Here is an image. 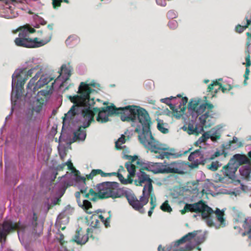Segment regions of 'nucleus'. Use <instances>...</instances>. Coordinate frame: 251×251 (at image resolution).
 I'll use <instances>...</instances> for the list:
<instances>
[{
  "label": "nucleus",
  "instance_id": "obj_46",
  "mask_svg": "<svg viewBox=\"0 0 251 251\" xmlns=\"http://www.w3.org/2000/svg\"><path fill=\"white\" fill-rule=\"evenodd\" d=\"M206 109L205 105L204 103H202L201 104H199L197 109L195 113L198 115H200L203 113Z\"/></svg>",
  "mask_w": 251,
  "mask_h": 251
},
{
  "label": "nucleus",
  "instance_id": "obj_14",
  "mask_svg": "<svg viewBox=\"0 0 251 251\" xmlns=\"http://www.w3.org/2000/svg\"><path fill=\"white\" fill-rule=\"evenodd\" d=\"M96 85L100 86L99 84H97L94 80L89 82L88 80L86 82H81L79 86V91H82V94L86 97L87 99H93L94 100V98L92 96L93 93H96V91L90 88V86L95 87Z\"/></svg>",
  "mask_w": 251,
  "mask_h": 251
},
{
  "label": "nucleus",
  "instance_id": "obj_23",
  "mask_svg": "<svg viewBox=\"0 0 251 251\" xmlns=\"http://www.w3.org/2000/svg\"><path fill=\"white\" fill-rule=\"evenodd\" d=\"M37 217L36 214L34 213L32 221V232L35 235L39 236L42 232L43 226L41 224H38L37 222Z\"/></svg>",
  "mask_w": 251,
  "mask_h": 251
},
{
  "label": "nucleus",
  "instance_id": "obj_29",
  "mask_svg": "<svg viewBox=\"0 0 251 251\" xmlns=\"http://www.w3.org/2000/svg\"><path fill=\"white\" fill-rule=\"evenodd\" d=\"M175 174H183L184 171L185 162L183 161L173 162Z\"/></svg>",
  "mask_w": 251,
  "mask_h": 251
},
{
  "label": "nucleus",
  "instance_id": "obj_31",
  "mask_svg": "<svg viewBox=\"0 0 251 251\" xmlns=\"http://www.w3.org/2000/svg\"><path fill=\"white\" fill-rule=\"evenodd\" d=\"M183 129L184 130L186 131L189 134L199 135L201 132H202V131H201V128L199 130L196 126L194 127V126L191 124H189L187 127L184 126Z\"/></svg>",
  "mask_w": 251,
  "mask_h": 251
},
{
  "label": "nucleus",
  "instance_id": "obj_25",
  "mask_svg": "<svg viewBox=\"0 0 251 251\" xmlns=\"http://www.w3.org/2000/svg\"><path fill=\"white\" fill-rule=\"evenodd\" d=\"M149 171L154 174H164V165L161 163L151 162L149 166Z\"/></svg>",
  "mask_w": 251,
  "mask_h": 251
},
{
  "label": "nucleus",
  "instance_id": "obj_17",
  "mask_svg": "<svg viewBox=\"0 0 251 251\" xmlns=\"http://www.w3.org/2000/svg\"><path fill=\"white\" fill-rule=\"evenodd\" d=\"M222 148L224 150H234L242 147L243 146V142L242 141H239L238 138L234 136L232 140H229L226 143L222 144Z\"/></svg>",
  "mask_w": 251,
  "mask_h": 251
},
{
  "label": "nucleus",
  "instance_id": "obj_33",
  "mask_svg": "<svg viewBox=\"0 0 251 251\" xmlns=\"http://www.w3.org/2000/svg\"><path fill=\"white\" fill-rule=\"evenodd\" d=\"M81 230V228H79L76 230L75 235L74 237L71 240L72 241L76 242L78 245H83L84 244L87 240H88V238H87L86 240H83L82 238L80 239L79 238L80 231Z\"/></svg>",
  "mask_w": 251,
  "mask_h": 251
},
{
  "label": "nucleus",
  "instance_id": "obj_15",
  "mask_svg": "<svg viewBox=\"0 0 251 251\" xmlns=\"http://www.w3.org/2000/svg\"><path fill=\"white\" fill-rule=\"evenodd\" d=\"M229 164H232L237 169L242 165L251 164V160L249 159L245 155L236 154L229 160Z\"/></svg>",
  "mask_w": 251,
  "mask_h": 251
},
{
  "label": "nucleus",
  "instance_id": "obj_26",
  "mask_svg": "<svg viewBox=\"0 0 251 251\" xmlns=\"http://www.w3.org/2000/svg\"><path fill=\"white\" fill-rule=\"evenodd\" d=\"M52 80V78L46 75H42L39 80L36 83L33 89L36 90V89L40 88L45 85L48 84Z\"/></svg>",
  "mask_w": 251,
  "mask_h": 251
},
{
  "label": "nucleus",
  "instance_id": "obj_34",
  "mask_svg": "<svg viewBox=\"0 0 251 251\" xmlns=\"http://www.w3.org/2000/svg\"><path fill=\"white\" fill-rule=\"evenodd\" d=\"M199 100H191L188 105V109L192 112H195L199 104Z\"/></svg>",
  "mask_w": 251,
  "mask_h": 251
},
{
  "label": "nucleus",
  "instance_id": "obj_35",
  "mask_svg": "<svg viewBox=\"0 0 251 251\" xmlns=\"http://www.w3.org/2000/svg\"><path fill=\"white\" fill-rule=\"evenodd\" d=\"M66 188L63 187L61 190V194H60V196L57 198H54L52 201L51 202V204L50 205H49L48 207V209H50L51 207L56 205L57 204H59L60 202L61 201V198L62 197V196L64 195L65 191H66Z\"/></svg>",
  "mask_w": 251,
  "mask_h": 251
},
{
  "label": "nucleus",
  "instance_id": "obj_2",
  "mask_svg": "<svg viewBox=\"0 0 251 251\" xmlns=\"http://www.w3.org/2000/svg\"><path fill=\"white\" fill-rule=\"evenodd\" d=\"M188 211L201 212L200 215L208 226H215L218 229L221 226H226V221L224 217V211L216 208L214 212L202 200L193 204H186L181 212L182 214H184Z\"/></svg>",
  "mask_w": 251,
  "mask_h": 251
},
{
  "label": "nucleus",
  "instance_id": "obj_51",
  "mask_svg": "<svg viewBox=\"0 0 251 251\" xmlns=\"http://www.w3.org/2000/svg\"><path fill=\"white\" fill-rule=\"evenodd\" d=\"M220 83L217 81H213L211 84H210L207 88V92H210L214 89V87L218 86Z\"/></svg>",
  "mask_w": 251,
  "mask_h": 251
},
{
  "label": "nucleus",
  "instance_id": "obj_50",
  "mask_svg": "<svg viewBox=\"0 0 251 251\" xmlns=\"http://www.w3.org/2000/svg\"><path fill=\"white\" fill-rule=\"evenodd\" d=\"M117 176H118L119 179H120V180L121 181V182L123 184H126V183H127L128 182L130 183H131L132 182H130L133 179L128 178V180H126L124 178L123 176L121 174L118 173ZM129 177H128V178H129Z\"/></svg>",
  "mask_w": 251,
  "mask_h": 251
},
{
  "label": "nucleus",
  "instance_id": "obj_60",
  "mask_svg": "<svg viewBox=\"0 0 251 251\" xmlns=\"http://www.w3.org/2000/svg\"><path fill=\"white\" fill-rule=\"evenodd\" d=\"M177 25V22L176 21H173L169 23V25L171 28H175Z\"/></svg>",
  "mask_w": 251,
  "mask_h": 251
},
{
  "label": "nucleus",
  "instance_id": "obj_28",
  "mask_svg": "<svg viewBox=\"0 0 251 251\" xmlns=\"http://www.w3.org/2000/svg\"><path fill=\"white\" fill-rule=\"evenodd\" d=\"M202 159L205 158L203 157V154L201 153V149L196 150L194 151L191 152L188 157V160L189 161L201 160Z\"/></svg>",
  "mask_w": 251,
  "mask_h": 251
},
{
  "label": "nucleus",
  "instance_id": "obj_47",
  "mask_svg": "<svg viewBox=\"0 0 251 251\" xmlns=\"http://www.w3.org/2000/svg\"><path fill=\"white\" fill-rule=\"evenodd\" d=\"M158 129L164 134H166L169 132V130L167 128L164 127V124L158 123L157 124Z\"/></svg>",
  "mask_w": 251,
  "mask_h": 251
},
{
  "label": "nucleus",
  "instance_id": "obj_4",
  "mask_svg": "<svg viewBox=\"0 0 251 251\" xmlns=\"http://www.w3.org/2000/svg\"><path fill=\"white\" fill-rule=\"evenodd\" d=\"M139 186H142L145 182H147V185L144 186L143 189L142 195L138 200L135 195L131 192H126L125 193L126 197L129 204L136 210H138L140 213L143 214L145 213L144 210L143 209L144 205H146L149 201L148 198L145 196V192L147 190V195L151 197L150 203L151 206L154 205V208L156 205V198L153 194V187L152 185V180L151 178L147 177H143L142 178H139V181H137Z\"/></svg>",
  "mask_w": 251,
  "mask_h": 251
},
{
  "label": "nucleus",
  "instance_id": "obj_30",
  "mask_svg": "<svg viewBox=\"0 0 251 251\" xmlns=\"http://www.w3.org/2000/svg\"><path fill=\"white\" fill-rule=\"evenodd\" d=\"M18 92L17 91L16 93H15V91H12L11 95V111L9 114V115L7 116L5 120H7L10 115H11L13 113V109L14 106L16 105L17 100L21 97L20 96V94H18Z\"/></svg>",
  "mask_w": 251,
  "mask_h": 251
},
{
  "label": "nucleus",
  "instance_id": "obj_64",
  "mask_svg": "<svg viewBox=\"0 0 251 251\" xmlns=\"http://www.w3.org/2000/svg\"><path fill=\"white\" fill-rule=\"evenodd\" d=\"M204 105H205V108L208 110H211L214 107L213 105L210 103L206 102L204 103Z\"/></svg>",
  "mask_w": 251,
  "mask_h": 251
},
{
  "label": "nucleus",
  "instance_id": "obj_24",
  "mask_svg": "<svg viewBox=\"0 0 251 251\" xmlns=\"http://www.w3.org/2000/svg\"><path fill=\"white\" fill-rule=\"evenodd\" d=\"M60 71L62 74H64L66 75V77L64 78V80L60 84V87H63L67 83V81L69 80V78L71 75V70L69 65L67 66L66 64H63L61 67Z\"/></svg>",
  "mask_w": 251,
  "mask_h": 251
},
{
  "label": "nucleus",
  "instance_id": "obj_49",
  "mask_svg": "<svg viewBox=\"0 0 251 251\" xmlns=\"http://www.w3.org/2000/svg\"><path fill=\"white\" fill-rule=\"evenodd\" d=\"M173 247H174L173 243H172L171 245L167 246L166 247L162 248L161 245H159L158 247V251H171Z\"/></svg>",
  "mask_w": 251,
  "mask_h": 251
},
{
  "label": "nucleus",
  "instance_id": "obj_18",
  "mask_svg": "<svg viewBox=\"0 0 251 251\" xmlns=\"http://www.w3.org/2000/svg\"><path fill=\"white\" fill-rule=\"evenodd\" d=\"M212 119V117L209 115L208 112H205L199 117L200 123L202 126L201 128V131H203L204 128L210 127L214 124Z\"/></svg>",
  "mask_w": 251,
  "mask_h": 251
},
{
  "label": "nucleus",
  "instance_id": "obj_63",
  "mask_svg": "<svg viewBox=\"0 0 251 251\" xmlns=\"http://www.w3.org/2000/svg\"><path fill=\"white\" fill-rule=\"evenodd\" d=\"M167 15L168 17L171 18H174L176 17V14L173 11H170L168 12Z\"/></svg>",
  "mask_w": 251,
  "mask_h": 251
},
{
  "label": "nucleus",
  "instance_id": "obj_44",
  "mask_svg": "<svg viewBox=\"0 0 251 251\" xmlns=\"http://www.w3.org/2000/svg\"><path fill=\"white\" fill-rule=\"evenodd\" d=\"M218 86H219L218 89H215V93H217L218 91L220 89L222 91L223 93H225L226 91H230L232 88V87L230 85H228L227 87H226L225 86H222V84H221L220 83V84L218 85Z\"/></svg>",
  "mask_w": 251,
  "mask_h": 251
},
{
  "label": "nucleus",
  "instance_id": "obj_57",
  "mask_svg": "<svg viewBox=\"0 0 251 251\" xmlns=\"http://www.w3.org/2000/svg\"><path fill=\"white\" fill-rule=\"evenodd\" d=\"M174 112V116L177 119H179L182 116V113H181V111H178L177 109Z\"/></svg>",
  "mask_w": 251,
  "mask_h": 251
},
{
  "label": "nucleus",
  "instance_id": "obj_38",
  "mask_svg": "<svg viewBox=\"0 0 251 251\" xmlns=\"http://www.w3.org/2000/svg\"><path fill=\"white\" fill-rule=\"evenodd\" d=\"M129 138H130V137L129 136H128L126 138V137L125 136V135H124V134L122 135V136H121V137H120L119 138L118 141H117L115 142V147H116V149H117V150L121 149V147H120V146L119 145V144L120 143L121 145L124 144V143H125L126 140H129Z\"/></svg>",
  "mask_w": 251,
  "mask_h": 251
},
{
  "label": "nucleus",
  "instance_id": "obj_36",
  "mask_svg": "<svg viewBox=\"0 0 251 251\" xmlns=\"http://www.w3.org/2000/svg\"><path fill=\"white\" fill-rule=\"evenodd\" d=\"M221 166V164L217 161H212L210 164L206 166V168L211 171L215 172L218 170Z\"/></svg>",
  "mask_w": 251,
  "mask_h": 251
},
{
  "label": "nucleus",
  "instance_id": "obj_42",
  "mask_svg": "<svg viewBox=\"0 0 251 251\" xmlns=\"http://www.w3.org/2000/svg\"><path fill=\"white\" fill-rule=\"evenodd\" d=\"M160 209L165 211L167 212H171L172 210V208L170 206V205L168 203V201H166L161 206H160Z\"/></svg>",
  "mask_w": 251,
  "mask_h": 251
},
{
  "label": "nucleus",
  "instance_id": "obj_7",
  "mask_svg": "<svg viewBox=\"0 0 251 251\" xmlns=\"http://www.w3.org/2000/svg\"><path fill=\"white\" fill-rule=\"evenodd\" d=\"M19 31V37L15 39V43L17 46L25 48H38L42 47L48 42L51 39V35L48 39H43L38 41V38L36 37L33 39L30 38L29 36L30 34L35 31V30L29 26L25 25L21 26L18 29Z\"/></svg>",
  "mask_w": 251,
  "mask_h": 251
},
{
  "label": "nucleus",
  "instance_id": "obj_8",
  "mask_svg": "<svg viewBox=\"0 0 251 251\" xmlns=\"http://www.w3.org/2000/svg\"><path fill=\"white\" fill-rule=\"evenodd\" d=\"M82 115L81 122L82 125L79 127L77 130L74 132L73 142L84 141L86 137L85 128L89 127L91 123L94 122L95 120L92 116L91 112H88V109L83 112Z\"/></svg>",
  "mask_w": 251,
  "mask_h": 251
},
{
  "label": "nucleus",
  "instance_id": "obj_9",
  "mask_svg": "<svg viewBox=\"0 0 251 251\" xmlns=\"http://www.w3.org/2000/svg\"><path fill=\"white\" fill-rule=\"evenodd\" d=\"M119 184L116 182H104L97 185L99 199H103L108 198H117V192Z\"/></svg>",
  "mask_w": 251,
  "mask_h": 251
},
{
  "label": "nucleus",
  "instance_id": "obj_39",
  "mask_svg": "<svg viewBox=\"0 0 251 251\" xmlns=\"http://www.w3.org/2000/svg\"><path fill=\"white\" fill-rule=\"evenodd\" d=\"M173 162L164 166V174H175Z\"/></svg>",
  "mask_w": 251,
  "mask_h": 251
},
{
  "label": "nucleus",
  "instance_id": "obj_20",
  "mask_svg": "<svg viewBox=\"0 0 251 251\" xmlns=\"http://www.w3.org/2000/svg\"><path fill=\"white\" fill-rule=\"evenodd\" d=\"M239 172L242 178L248 181L251 180V163L242 166L239 169Z\"/></svg>",
  "mask_w": 251,
  "mask_h": 251
},
{
  "label": "nucleus",
  "instance_id": "obj_22",
  "mask_svg": "<svg viewBox=\"0 0 251 251\" xmlns=\"http://www.w3.org/2000/svg\"><path fill=\"white\" fill-rule=\"evenodd\" d=\"M80 192L84 198H89L90 196H93L92 201H96L99 199V193L95 192L93 189L90 188L88 190L87 188H82Z\"/></svg>",
  "mask_w": 251,
  "mask_h": 251
},
{
  "label": "nucleus",
  "instance_id": "obj_53",
  "mask_svg": "<svg viewBox=\"0 0 251 251\" xmlns=\"http://www.w3.org/2000/svg\"><path fill=\"white\" fill-rule=\"evenodd\" d=\"M186 239H185L184 236L181 237L180 239H179V240L176 241L175 242L173 243V245H174V247H177L178 246H179L180 244L186 242Z\"/></svg>",
  "mask_w": 251,
  "mask_h": 251
},
{
  "label": "nucleus",
  "instance_id": "obj_59",
  "mask_svg": "<svg viewBox=\"0 0 251 251\" xmlns=\"http://www.w3.org/2000/svg\"><path fill=\"white\" fill-rule=\"evenodd\" d=\"M111 217V215H109V216L107 217L106 219H105L104 225L106 227H108L109 226V222Z\"/></svg>",
  "mask_w": 251,
  "mask_h": 251
},
{
  "label": "nucleus",
  "instance_id": "obj_27",
  "mask_svg": "<svg viewBox=\"0 0 251 251\" xmlns=\"http://www.w3.org/2000/svg\"><path fill=\"white\" fill-rule=\"evenodd\" d=\"M191 163H185V165H187L191 169H197L199 165H205L207 162V159H202L201 160H191Z\"/></svg>",
  "mask_w": 251,
  "mask_h": 251
},
{
  "label": "nucleus",
  "instance_id": "obj_58",
  "mask_svg": "<svg viewBox=\"0 0 251 251\" xmlns=\"http://www.w3.org/2000/svg\"><path fill=\"white\" fill-rule=\"evenodd\" d=\"M156 3L160 6H165L166 3L165 0H156Z\"/></svg>",
  "mask_w": 251,
  "mask_h": 251
},
{
  "label": "nucleus",
  "instance_id": "obj_43",
  "mask_svg": "<svg viewBox=\"0 0 251 251\" xmlns=\"http://www.w3.org/2000/svg\"><path fill=\"white\" fill-rule=\"evenodd\" d=\"M200 231H201L199 230H194L193 232H189L188 233L184 235V237L186 241H189L196 237L198 233Z\"/></svg>",
  "mask_w": 251,
  "mask_h": 251
},
{
  "label": "nucleus",
  "instance_id": "obj_41",
  "mask_svg": "<svg viewBox=\"0 0 251 251\" xmlns=\"http://www.w3.org/2000/svg\"><path fill=\"white\" fill-rule=\"evenodd\" d=\"M102 170L100 169H94L93 170L91 173L88 175H87V177L89 179H91L93 178V177L97 175H101Z\"/></svg>",
  "mask_w": 251,
  "mask_h": 251
},
{
  "label": "nucleus",
  "instance_id": "obj_3",
  "mask_svg": "<svg viewBox=\"0 0 251 251\" xmlns=\"http://www.w3.org/2000/svg\"><path fill=\"white\" fill-rule=\"evenodd\" d=\"M102 109H103L109 116L121 114V119L123 121L134 122L138 120L142 128L147 122L149 121L150 118L145 109L134 105L116 108L113 104H111V105L102 107Z\"/></svg>",
  "mask_w": 251,
  "mask_h": 251
},
{
  "label": "nucleus",
  "instance_id": "obj_48",
  "mask_svg": "<svg viewBox=\"0 0 251 251\" xmlns=\"http://www.w3.org/2000/svg\"><path fill=\"white\" fill-rule=\"evenodd\" d=\"M209 138V135L208 132H204L202 135L199 139L197 141V143H203L207 139Z\"/></svg>",
  "mask_w": 251,
  "mask_h": 251
},
{
  "label": "nucleus",
  "instance_id": "obj_61",
  "mask_svg": "<svg viewBox=\"0 0 251 251\" xmlns=\"http://www.w3.org/2000/svg\"><path fill=\"white\" fill-rule=\"evenodd\" d=\"M250 74V69L249 68L246 67L245 73L244 75V77H245L246 80L249 79V75Z\"/></svg>",
  "mask_w": 251,
  "mask_h": 251
},
{
  "label": "nucleus",
  "instance_id": "obj_11",
  "mask_svg": "<svg viewBox=\"0 0 251 251\" xmlns=\"http://www.w3.org/2000/svg\"><path fill=\"white\" fill-rule=\"evenodd\" d=\"M23 226L20 224L13 223L12 222L5 221L2 225H0V242L2 239H4V242L5 241L6 237L11 231L17 229L20 231Z\"/></svg>",
  "mask_w": 251,
  "mask_h": 251
},
{
  "label": "nucleus",
  "instance_id": "obj_13",
  "mask_svg": "<svg viewBox=\"0 0 251 251\" xmlns=\"http://www.w3.org/2000/svg\"><path fill=\"white\" fill-rule=\"evenodd\" d=\"M237 171V167H235L232 164H230L229 161L226 165L223 167V169L221 171L223 172L224 176L220 177V181L225 182L226 178L230 180V182L236 181V176L235 173Z\"/></svg>",
  "mask_w": 251,
  "mask_h": 251
},
{
  "label": "nucleus",
  "instance_id": "obj_45",
  "mask_svg": "<svg viewBox=\"0 0 251 251\" xmlns=\"http://www.w3.org/2000/svg\"><path fill=\"white\" fill-rule=\"evenodd\" d=\"M225 150L224 149H223V152H221L220 151H216L213 154H212L210 157L209 158H207V161H209V160H213L214 159H215L216 157H218L219 156H220L221 155H222V154H225V156L226 155V153L225 152Z\"/></svg>",
  "mask_w": 251,
  "mask_h": 251
},
{
  "label": "nucleus",
  "instance_id": "obj_40",
  "mask_svg": "<svg viewBox=\"0 0 251 251\" xmlns=\"http://www.w3.org/2000/svg\"><path fill=\"white\" fill-rule=\"evenodd\" d=\"M195 248V246L191 243L187 244L184 247H180L173 250V251H191Z\"/></svg>",
  "mask_w": 251,
  "mask_h": 251
},
{
  "label": "nucleus",
  "instance_id": "obj_16",
  "mask_svg": "<svg viewBox=\"0 0 251 251\" xmlns=\"http://www.w3.org/2000/svg\"><path fill=\"white\" fill-rule=\"evenodd\" d=\"M93 105L91 106L90 108L91 114L93 118H94V115L97 113H98V115L96 118L97 121L100 123H105L109 121L108 117L109 116L107 113L102 109L98 107H92Z\"/></svg>",
  "mask_w": 251,
  "mask_h": 251
},
{
  "label": "nucleus",
  "instance_id": "obj_55",
  "mask_svg": "<svg viewBox=\"0 0 251 251\" xmlns=\"http://www.w3.org/2000/svg\"><path fill=\"white\" fill-rule=\"evenodd\" d=\"M246 28L245 27V25L244 26H242L240 25H236V26L235 27V30H236V31L237 32H238L239 33H241Z\"/></svg>",
  "mask_w": 251,
  "mask_h": 251
},
{
  "label": "nucleus",
  "instance_id": "obj_19",
  "mask_svg": "<svg viewBox=\"0 0 251 251\" xmlns=\"http://www.w3.org/2000/svg\"><path fill=\"white\" fill-rule=\"evenodd\" d=\"M80 192H76L75 193V196L76 198L77 202L80 207L83 208L88 214H92L93 212L90 210L92 208L91 203L88 200H84L82 203L80 200Z\"/></svg>",
  "mask_w": 251,
  "mask_h": 251
},
{
  "label": "nucleus",
  "instance_id": "obj_32",
  "mask_svg": "<svg viewBox=\"0 0 251 251\" xmlns=\"http://www.w3.org/2000/svg\"><path fill=\"white\" fill-rule=\"evenodd\" d=\"M67 166L68 170L74 172L75 170V168L74 167L73 163L70 160H69L65 163H63L60 165H59L56 167L57 171H61L64 168L65 166Z\"/></svg>",
  "mask_w": 251,
  "mask_h": 251
},
{
  "label": "nucleus",
  "instance_id": "obj_37",
  "mask_svg": "<svg viewBox=\"0 0 251 251\" xmlns=\"http://www.w3.org/2000/svg\"><path fill=\"white\" fill-rule=\"evenodd\" d=\"M209 135V138H211L213 141H217L221 137V134L219 132L215 131L214 129H212L208 132Z\"/></svg>",
  "mask_w": 251,
  "mask_h": 251
},
{
  "label": "nucleus",
  "instance_id": "obj_62",
  "mask_svg": "<svg viewBox=\"0 0 251 251\" xmlns=\"http://www.w3.org/2000/svg\"><path fill=\"white\" fill-rule=\"evenodd\" d=\"M245 19L247 21V24L245 25V28H248L251 24V19H248V16H246Z\"/></svg>",
  "mask_w": 251,
  "mask_h": 251
},
{
  "label": "nucleus",
  "instance_id": "obj_12",
  "mask_svg": "<svg viewBox=\"0 0 251 251\" xmlns=\"http://www.w3.org/2000/svg\"><path fill=\"white\" fill-rule=\"evenodd\" d=\"M54 83L55 81L52 82L51 85L47 86L46 89L41 90V91H39L37 93V98H36V97H35V98H30V100H29V101H31V99H35V101L34 102H35L36 104H38L37 107H35V106L33 107V109L34 111L39 112L43 104L44 103V100L42 98L40 99L39 97L40 96H43L46 98L49 96H50L52 93L53 86Z\"/></svg>",
  "mask_w": 251,
  "mask_h": 251
},
{
  "label": "nucleus",
  "instance_id": "obj_1",
  "mask_svg": "<svg viewBox=\"0 0 251 251\" xmlns=\"http://www.w3.org/2000/svg\"><path fill=\"white\" fill-rule=\"evenodd\" d=\"M151 119L150 118L149 121H148L142 128V132H140V126L136 127L135 131L139 134L138 139L140 142L146 148L152 152L158 154L154 155V157L163 159L164 158L169 159L170 156H173L175 158L181 156L182 154L175 153V149H170L166 144L160 143L154 138L151 131Z\"/></svg>",
  "mask_w": 251,
  "mask_h": 251
},
{
  "label": "nucleus",
  "instance_id": "obj_10",
  "mask_svg": "<svg viewBox=\"0 0 251 251\" xmlns=\"http://www.w3.org/2000/svg\"><path fill=\"white\" fill-rule=\"evenodd\" d=\"M34 70V69H30L27 71L25 69H23L20 70H17L14 72L12 76V91H14V84L16 83L15 93H16L18 91V94H20V96H21L22 90L25 81L28 79V76L32 75Z\"/></svg>",
  "mask_w": 251,
  "mask_h": 251
},
{
  "label": "nucleus",
  "instance_id": "obj_52",
  "mask_svg": "<svg viewBox=\"0 0 251 251\" xmlns=\"http://www.w3.org/2000/svg\"><path fill=\"white\" fill-rule=\"evenodd\" d=\"M62 0H52V4L54 9H57L60 6Z\"/></svg>",
  "mask_w": 251,
  "mask_h": 251
},
{
  "label": "nucleus",
  "instance_id": "obj_54",
  "mask_svg": "<svg viewBox=\"0 0 251 251\" xmlns=\"http://www.w3.org/2000/svg\"><path fill=\"white\" fill-rule=\"evenodd\" d=\"M205 237L203 234L196 237V242L198 244H201L203 243Z\"/></svg>",
  "mask_w": 251,
  "mask_h": 251
},
{
  "label": "nucleus",
  "instance_id": "obj_6",
  "mask_svg": "<svg viewBox=\"0 0 251 251\" xmlns=\"http://www.w3.org/2000/svg\"><path fill=\"white\" fill-rule=\"evenodd\" d=\"M77 93L78 95L68 96L69 100L75 104L65 114L64 117L63 118V121L71 120L76 115L82 114L87 109L88 112H91L90 108L91 106L95 104V101L92 99H87L86 97L82 94V92L79 91V88Z\"/></svg>",
  "mask_w": 251,
  "mask_h": 251
},
{
  "label": "nucleus",
  "instance_id": "obj_21",
  "mask_svg": "<svg viewBox=\"0 0 251 251\" xmlns=\"http://www.w3.org/2000/svg\"><path fill=\"white\" fill-rule=\"evenodd\" d=\"M35 81L34 80V79L31 78L27 85V93L25 96V99L26 100H30V98H35V92L33 89L34 86L35 85Z\"/></svg>",
  "mask_w": 251,
  "mask_h": 251
},
{
  "label": "nucleus",
  "instance_id": "obj_5",
  "mask_svg": "<svg viewBox=\"0 0 251 251\" xmlns=\"http://www.w3.org/2000/svg\"><path fill=\"white\" fill-rule=\"evenodd\" d=\"M125 158L129 160L125 164V167L128 172V177H133L132 181L137 186H139L137 181H139V178L143 177H147L151 178L150 176L147 175L144 170L149 171V166H151V162L145 161L139 159L137 155L131 156L125 155Z\"/></svg>",
  "mask_w": 251,
  "mask_h": 251
},
{
  "label": "nucleus",
  "instance_id": "obj_56",
  "mask_svg": "<svg viewBox=\"0 0 251 251\" xmlns=\"http://www.w3.org/2000/svg\"><path fill=\"white\" fill-rule=\"evenodd\" d=\"M246 66L247 68H249L251 65V61L250 59V55H247L246 57Z\"/></svg>",
  "mask_w": 251,
  "mask_h": 251
}]
</instances>
